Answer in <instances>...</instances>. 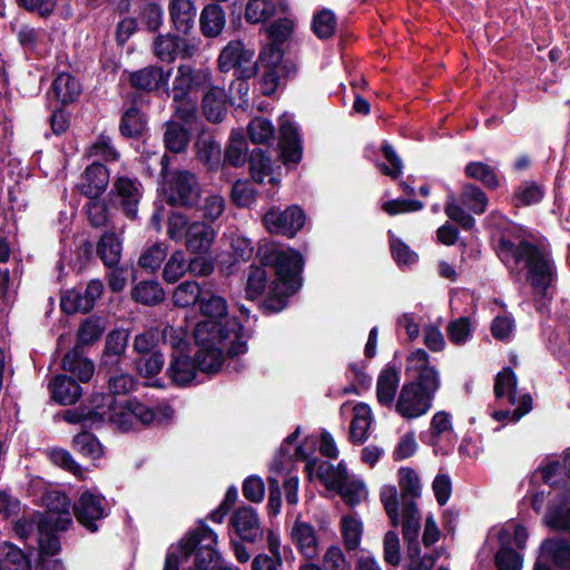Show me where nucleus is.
Masks as SVG:
<instances>
[{"instance_id": "b1692460", "label": "nucleus", "mask_w": 570, "mask_h": 570, "mask_svg": "<svg viewBox=\"0 0 570 570\" xmlns=\"http://www.w3.org/2000/svg\"><path fill=\"white\" fill-rule=\"evenodd\" d=\"M197 305L205 320L229 318L227 302L223 296L214 292L212 283L207 284Z\"/></svg>"}, {"instance_id": "13d9d810", "label": "nucleus", "mask_w": 570, "mask_h": 570, "mask_svg": "<svg viewBox=\"0 0 570 570\" xmlns=\"http://www.w3.org/2000/svg\"><path fill=\"white\" fill-rule=\"evenodd\" d=\"M137 372L145 379L155 377L164 367L165 357L160 351L146 356H139L135 361Z\"/></svg>"}, {"instance_id": "338daca9", "label": "nucleus", "mask_w": 570, "mask_h": 570, "mask_svg": "<svg viewBox=\"0 0 570 570\" xmlns=\"http://www.w3.org/2000/svg\"><path fill=\"white\" fill-rule=\"evenodd\" d=\"M167 256V246L163 243H156L147 248L139 257V266L144 269L155 272L158 269Z\"/></svg>"}, {"instance_id": "c9c22d12", "label": "nucleus", "mask_w": 570, "mask_h": 570, "mask_svg": "<svg viewBox=\"0 0 570 570\" xmlns=\"http://www.w3.org/2000/svg\"><path fill=\"white\" fill-rule=\"evenodd\" d=\"M136 385L137 380L128 373H122L121 371L117 374H112L108 377L109 394H101V399L102 401H108V409H112L114 405H117L115 396L125 395L134 391Z\"/></svg>"}, {"instance_id": "5fc2aeb1", "label": "nucleus", "mask_w": 570, "mask_h": 570, "mask_svg": "<svg viewBox=\"0 0 570 570\" xmlns=\"http://www.w3.org/2000/svg\"><path fill=\"white\" fill-rule=\"evenodd\" d=\"M128 340V331L120 328L110 331L106 336L102 353L107 354V356L125 357Z\"/></svg>"}, {"instance_id": "39448f33", "label": "nucleus", "mask_w": 570, "mask_h": 570, "mask_svg": "<svg viewBox=\"0 0 570 570\" xmlns=\"http://www.w3.org/2000/svg\"><path fill=\"white\" fill-rule=\"evenodd\" d=\"M252 337L250 332L245 331L238 317L220 320H203L197 323L194 331V340L197 346L219 347L229 341L226 348L228 372L239 373L246 364L239 357L248 352V340Z\"/></svg>"}, {"instance_id": "603ef678", "label": "nucleus", "mask_w": 570, "mask_h": 570, "mask_svg": "<svg viewBox=\"0 0 570 570\" xmlns=\"http://www.w3.org/2000/svg\"><path fill=\"white\" fill-rule=\"evenodd\" d=\"M247 134L253 144H266L274 138L275 128L269 119L255 117L247 126Z\"/></svg>"}, {"instance_id": "5701e85b", "label": "nucleus", "mask_w": 570, "mask_h": 570, "mask_svg": "<svg viewBox=\"0 0 570 570\" xmlns=\"http://www.w3.org/2000/svg\"><path fill=\"white\" fill-rule=\"evenodd\" d=\"M292 540L298 551L308 560L317 556V537L314 528L304 521L297 519L292 529Z\"/></svg>"}, {"instance_id": "f03ea898", "label": "nucleus", "mask_w": 570, "mask_h": 570, "mask_svg": "<svg viewBox=\"0 0 570 570\" xmlns=\"http://www.w3.org/2000/svg\"><path fill=\"white\" fill-rule=\"evenodd\" d=\"M257 257L262 265L273 272L268 292L258 304L262 314L271 316L284 311L288 299L302 288L305 259L297 249L275 247H259Z\"/></svg>"}, {"instance_id": "f704fd0d", "label": "nucleus", "mask_w": 570, "mask_h": 570, "mask_svg": "<svg viewBox=\"0 0 570 570\" xmlns=\"http://www.w3.org/2000/svg\"><path fill=\"white\" fill-rule=\"evenodd\" d=\"M135 302L145 306H155L165 299V291L157 281H141L131 291Z\"/></svg>"}, {"instance_id": "6e6d98bb", "label": "nucleus", "mask_w": 570, "mask_h": 570, "mask_svg": "<svg viewBox=\"0 0 570 570\" xmlns=\"http://www.w3.org/2000/svg\"><path fill=\"white\" fill-rule=\"evenodd\" d=\"M544 521L550 529L570 534V507L566 508L563 504L550 507Z\"/></svg>"}, {"instance_id": "6e6552de", "label": "nucleus", "mask_w": 570, "mask_h": 570, "mask_svg": "<svg viewBox=\"0 0 570 570\" xmlns=\"http://www.w3.org/2000/svg\"><path fill=\"white\" fill-rule=\"evenodd\" d=\"M254 56L255 51L247 49L242 40H230L218 56V69L222 72L234 69L237 79H250L258 71L257 62L252 63Z\"/></svg>"}, {"instance_id": "473e14b6", "label": "nucleus", "mask_w": 570, "mask_h": 570, "mask_svg": "<svg viewBox=\"0 0 570 570\" xmlns=\"http://www.w3.org/2000/svg\"><path fill=\"white\" fill-rule=\"evenodd\" d=\"M198 350L195 353V364L198 371L206 374L218 373L225 360H227L226 352L224 353L222 347L213 346H197Z\"/></svg>"}, {"instance_id": "2eb2a0df", "label": "nucleus", "mask_w": 570, "mask_h": 570, "mask_svg": "<svg viewBox=\"0 0 570 570\" xmlns=\"http://www.w3.org/2000/svg\"><path fill=\"white\" fill-rule=\"evenodd\" d=\"M397 355L399 352L396 351L394 353V358H396ZM400 380L401 363L396 364L395 360H393L385 365L377 377L376 397L381 405L389 407L392 406L399 389Z\"/></svg>"}, {"instance_id": "9d476101", "label": "nucleus", "mask_w": 570, "mask_h": 570, "mask_svg": "<svg viewBox=\"0 0 570 570\" xmlns=\"http://www.w3.org/2000/svg\"><path fill=\"white\" fill-rule=\"evenodd\" d=\"M306 215L297 205L287 206L281 209L277 206L271 207L263 216V224L274 235L293 238L304 227Z\"/></svg>"}, {"instance_id": "7ed1b4c3", "label": "nucleus", "mask_w": 570, "mask_h": 570, "mask_svg": "<svg viewBox=\"0 0 570 570\" xmlns=\"http://www.w3.org/2000/svg\"><path fill=\"white\" fill-rule=\"evenodd\" d=\"M407 376L414 372L412 381L403 384L395 404L396 412L404 419H416L429 412L435 394L441 387L440 373L431 365L430 355L424 348H416L406 357Z\"/></svg>"}, {"instance_id": "2f4dec72", "label": "nucleus", "mask_w": 570, "mask_h": 570, "mask_svg": "<svg viewBox=\"0 0 570 570\" xmlns=\"http://www.w3.org/2000/svg\"><path fill=\"white\" fill-rule=\"evenodd\" d=\"M464 176L479 181L488 190H497L501 186L498 171L487 163L469 161L464 167Z\"/></svg>"}, {"instance_id": "9b49d317", "label": "nucleus", "mask_w": 570, "mask_h": 570, "mask_svg": "<svg viewBox=\"0 0 570 570\" xmlns=\"http://www.w3.org/2000/svg\"><path fill=\"white\" fill-rule=\"evenodd\" d=\"M104 501V495L86 490L73 504V514L77 522L91 533L98 532L99 525L97 522L108 517Z\"/></svg>"}, {"instance_id": "0e129e2a", "label": "nucleus", "mask_w": 570, "mask_h": 570, "mask_svg": "<svg viewBox=\"0 0 570 570\" xmlns=\"http://www.w3.org/2000/svg\"><path fill=\"white\" fill-rule=\"evenodd\" d=\"M257 190L249 183L237 180L230 191V198L236 207H250L256 203Z\"/></svg>"}, {"instance_id": "423d86ee", "label": "nucleus", "mask_w": 570, "mask_h": 570, "mask_svg": "<svg viewBox=\"0 0 570 570\" xmlns=\"http://www.w3.org/2000/svg\"><path fill=\"white\" fill-rule=\"evenodd\" d=\"M105 331L106 321L99 315H89L80 322L76 344L61 360L62 368L75 375L79 382H89L95 372L94 362L85 356V347L97 343Z\"/></svg>"}, {"instance_id": "e2e57ef3", "label": "nucleus", "mask_w": 570, "mask_h": 570, "mask_svg": "<svg viewBox=\"0 0 570 570\" xmlns=\"http://www.w3.org/2000/svg\"><path fill=\"white\" fill-rule=\"evenodd\" d=\"M448 337L454 345L465 344L472 335L471 322L468 316L451 321L446 327Z\"/></svg>"}, {"instance_id": "a19ab883", "label": "nucleus", "mask_w": 570, "mask_h": 570, "mask_svg": "<svg viewBox=\"0 0 570 570\" xmlns=\"http://www.w3.org/2000/svg\"><path fill=\"white\" fill-rule=\"evenodd\" d=\"M246 161H248L252 178L258 184L273 174V163L267 150L255 147Z\"/></svg>"}, {"instance_id": "49530a36", "label": "nucleus", "mask_w": 570, "mask_h": 570, "mask_svg": "<svg viewBox=\"0 0 570 570\" xmlns=\"http://www.w3.org/2000/svg\"><path fill=\"white\" fill-rule=\"evenodd\" d=\"M337 19L331 9H322L312 19V30L321 40H327L335 33Z\"/></svg>"}, {"instance_id": "f257e3e1", "label": "nucleus", "mask_w": 570, "mask_h": 570, "mask_svg": "<svg viewBox=\"0 0 570 570\" xmlns=\"http://www.w3.org/2000/svg\"><path fill=\"white\" fill-rule=\"evenodd\" d=\"M495 254L510 272H524L535 296L552 298L549 289L558 279V269L551 253L542 245L510 232L498 238Z\"/></svg>"}, {"instance_id": "20e7f679", "label": "nucleus", "mask_w": 570, "mask_h": 570, "mask_svg": "<svg viewBox=\"0 0 570 570\" xmlns=\"http://www.w3.org/2000/svg\"><path fill=\"white\" fill-rule=\"evenodd\" d=\"M217 541V533L199 519L195 529L169 547L163 570H215L220 560Z\"/></svg>"}, {"instance_id": "ea45409f", "label": "nucleus", "mask_w": 570, "mask_h": 570, "mask_svg": "<svg viewBox=\"0 0 570 570\" xmlns=\"http://www.w3.org/2000/svg\"><path fill=\"white\" fill-rule=\"evenodd\" d=\"M120 242L114 232H106L97 243V255L105 266L114 267L120 261Z\"/></svg>"}, {"instance_id": "e433bc0d", "label": "nucleus", "mask_w": 570, "mask_h": 570, "mask_svg": "<svg viewBox=\"0 0 570 570\" xmlns=\"http://www.w3.org/2000/svg\"><path fill=\"white\" fill-rule=\"evenodd\" d=\"M207 284V282L198 283L196 281H185L180 283L173 294L174 304L179 307H188L198 304Z\"/></svg>"}, {"instance_id": "412c9836", "label": "nucleus", "mask_w": 570, "mask_h": 570, "mask_svg": "<svg viewBox=\"0 0 570 570\" xmlns=\"http://www.w3.org/2000/svg\"><path fill=\"white\" fill-rule=\"evenodd\" d=\"M197 371L195 357L191 358L187 354H179L173 355L166 374L173 385L185 387L196 379Z\"/></svg>"}, {"instance_id": "3c124183", "label": "nucleus", "mask_w": 570, "mask_h": 570, "mask_svg": "<svg viewBox=\"0 0 570 570\" xmlns=\"http://www.w3.org/2000/svg\"><path fill=\"white\" fill-rule=\"evenodd\" d=\"M72 446L87 458L99 459L102 455V446L98 438L91 432L82 431L76 434L72 439Z\"/></svg>"}, {"instance_id": "ddd939ff", "label": "nucleus", "mask_w": 570, "mask_h": 570, "mask_svg": "<svg viewBox=\"0 0 570 570\" xmlns=\"http://www.w3.org/2000/svg\"><path fill=\"white\" fill-rule=\"evenodd\" d=\"M229 525L242 541L255 543L263 539L264 532L257 511L250 505L237 508L229 519Z\"/></svg>"}, {"instance_id": "79ce46f5", "label": "nucleus", "mask_w": 570, "mask_h": 570, "mask_svg": "<svg viewBox=\"0 0 570 570\" xmlns=\"http://www.w3.org/2000/svg\"><path fill=\"white\" fill-rule=\"evenodd\" d=\"M517 386L518 377L510 366L503 367L501 372L495 375L493 392L497 399L508 396L511 404L517 402Z\"/></svg>"}, {"instance_id": "4d7b16f0", "label": "nucleus", "mask_w": 570, "mask_h": 570, "mask_svg": "<svg viewBox=\"0 0 570 570\" xmlns=\"http://www.w3.org/2000/svg\"><path fill=\"white\" fill-rule=\"evenodd\" d=\"M225 160L233 167H242L247 160V141L242 135L232 136L225 149Z\"/></svg>"}, {"instance_id": "37998d69", "label": "nucleus", "mask_w": 570, "mask_h": 570, "mask_svg": "<svg viewBox=\"0 0 570 570\" xmlns=\"http://www.w3.org/2000/svg\"><path fill=\"white\" fill-rule=\"evenodd\" d=\"M279 3L274 0H249L245 8V19L249 23L265 22L277 13Z\"/></svg>"}, {"instance_id": "dca6fc26", "label": "nucleus", "mask_w": 570, "mask_h": 570, "mask_svg": "<svg viewBox=\"0 0 570 570\" xmlns=\"http://www.w3.org/2000/svg\"><path fill=\"white\" fill-rule=\"evenodd\" d=\"M155 55L163 61H173L176 57L191 58L196 51L194 45L188 43L177 35H158L154 41Z\"/></svg>"}, {"instance_id": "69168bd1", "label": "nucleus", "mask_w": 570, "mask_h": 570, "mask_svg": "<svg viewBox=\"0 0 570 570\" xmlns=\"http://www.w3.org/2000/svg\"><path fill=\"white\" fill-rule=\"evenodd\" d=\"M86 204L87 217L90 226L95 228L104 227L108 223V204L100 197L88 198Z\"/></svg>"}, {"instance_id": "4468645a", "label": "nucleus", "mask_w": 570, "mask_h": 570, "mask_svg": "<svg viewBox=\"0 0 570 570\" xmlns=\"http://www.w3.org/2000/svg\"><path fill=\"white\" fill-rule=\"evenodd\" d=\"M171 68L167 71L163 67L149 65L130 72L129 85L138 91L153 92L165 89L168 95V82L171 76Z\"/></svg>"}, {"instance_id": "393cba45", "label": "nucleus", "mask_w": 570, "mask_h": 570, "mask_svg": "<svg viewBox=\"0 0 570 570\" xmlns=\"http://www.w3.org/2000/svg\"><path fill=\"white\" fill-rule=\"evenodd\" d=\"M544 188L537 181L523 180L519 186L514 188V191L510 198L514 214H518V209L521 207H529L541 203L544 198Z\"/></svg>"}, {"instance_id": "bf43d9fd", "label": "nucleus", "mask_w": 570, "mask_h": 570, "mask_svg": "<svg viewBox=\"0 0 570 570\" xmlns=\"http://www.w3.org/2000/svg\"><path fill=\"white\" fill-rule=\"evenodd\" d=\"M380 499L384 510L390 519L392 527L396 528L400 523V503L395 485H384L380 492Z\"/></svg>"}, {"instance_id": "774afa93", "label": "nucleus", "mask_w": 570, "mask_h": 570, "mask_svg": "<svg viewBox=\"0 0 570 570\" xmlns=\"http://www.w3.org/2000/svg\"><path fill=\"white\" fill-rule=\"evenodd\" d=\"M391 254L397 266H411L419 259V255L400 238L390 239Z\"/></svg>"}, {"instance_id": "864d4df0", "label": "nucleus", "mask_w": 570, "mask_h": 570, "mask_svg": "<svg viewBox=\"0 0 570 570\" xmlns=\"http://www.w3.org/2000/svg\"><path fill=\"white\" fill-rule=\"evenodd\" d=\"M381 151L390 165H386L384 163L379 164L377 167L383 175L391 177L393 180H396L402 175L403 171L402 159L397 155L394 147L387 141H384L382 144Z\"/></svg>"}, {"instance_id": "aec40b11", "label": "nucleus", "mask_w": 570, "mask_h": 570, "mask_svg": "<svg viewBox=\"0 0 570 570\" xmlns=\"http://www.w3.org/2000/svg\"><path fill=\"white\" fill-rule=\"evenodd\" d=\"M139 95L137 94L132 97V105L120 117L119 131L122 137L128 139H138L147 130V116L137 107Z\"/></svg>"}, {"instance_id": "58836bf2", "label": "nucleus", "mask_w": 570, "mask_h": 570, "mask_svg": "<svg viewBox=\"0 0 570 570\" xmlns=\"http://www.w3.org/2000/svg\"><path fill=\"white\" fill-rule=\"evenodd\" d=\"M268 267L252 264L248 268L247 282H246V298L255 301L261 297L266 288L268 289Z\"/></svg>"}, {"instance_id": "a878e982", "label": "nucleus", "mask_w": 570, "mask_h": 570, "mask_svg": "<svg viewBox=\"0 0 570 570\" xmlns=\"http://www.w3.org/2000/svg\"><path fill=\"white\" fill-rule=\"evenodd\" d=\"M226 23V13L219 3H209L200 12L199 26L206 38L219 36Z\"/></svg>"}, {"instance_id": "0eeeda50", "label": "nucleus", "mask_w": 570, "mask_h": 570, "mask_svg": "<svg viewBox=\"0 0 570 570\" xmlns=\"http://www.w3.org/2000/svg\"><path fill=\"white\" fill-rule=\"evenodd\" d=\"M144 195V186L137 177L117 176L107 197L108 203L120 210L126 218L135 220Z\"/></svg>"}, {"instance_id": "052dcab7", "label": "nucleus", "mask_w": 570, "mask_h": 570, "mask_svg": "<svg viewBox=\"0 0 570 570\" xmlns=\"http://www.w3.org/2000/svg\"><path fill=\"white\" fill-rule=\"evenodd\" d=\"M341 531L346 549H357L361 542L362 522L351 515H344L341 521Z\"/></svg>"}, {"instance_id": "680f3d73", "label": "nucleus", "mask_w": 570, "mask_h": 570, "mask_svg": "<svg viewBox=\"0 0 570 570\" xmlns=\"http://www.w3.org/2000/svg\"><path fill=\"white\" fill-rule=\"evenodd\" d=\"M49 459L55 465L72 473L78 479H83L81 465L73 460L69 451L62 448H53L49 452Z\"/></svg>"}, {"instance_id": "1a4fd4ad", "label": "nucleus", "mask_w": 570, "mask_h": 570, "mask_svg": "<svg viewBox=\"0 0 570 570\" xmlns=\"http://www.w3.org/2000/svg\"><path fill=\"white\" fill-rule=\"evenodd\" d=\"M167 186L165 200L169 206L186 209L198 207L200 188L195 174L189 170H176L167 180Z\"/></svg>"}, {"instance_id": "cd10ccee", "label": "nucleus", "mask_w": 570, "mask_h": 570, "mask_svg": "<svg viewBox=\"0 0 570 570\" xmlns=\"http://www.w3.org/2000/svg\"><path fill=\"white\" fill-rule=\"evenodd\" d=\"M191 139L190 130L179 121L168 120L165 124L164 146L173 154H181L187 150Z\"/></svg>"}, {"instance_id": "f3484780", "label": "nucleus", "mask_w": 570, "mask_h": 570, "mask_svg": "<svg viewBox=\"0 0 570 570\" xmlns=\"http://www.w3.org/2000/svg\"><path fill=\"white\" fill-rule=\"evenodd\" d=\"M51 400L59 405H73L82 395L79 382L67 374L55 375L48 385Z\"/></svg>"}, {"instance_id": "6ab92c4d", "label": "nucleus", "mask_w": 570, "mask_h": 570, "mask_svg": "<svg viewBox=\"0 0 570 570\" xmlns=\"http://www.w3.org/2000/svg\"><path fill=\"white\" fill-rule=\"evenodd\" d=\"M83 179L80 193L87 198L101 197L109 183V170L102 163L95 161L85 169Z\"/></svg>"}, {"instance_id": "09e8293b", "label": "nucleus", "mask_w": 570, "mask_h": 570, "mask_svg": "<svg viewBox=\"0 0 570 570\" xmlns=\"http://www.w3.org/2000/svg\"><path fill=\"white\" fill-rule=\"evenodd\" d=\"M60 308L62 313L67 315H73L76 313L87 314L92 311L89 305L83 292L80 289H68L60 298Z\"/></svg>"}, {"instance_id": "f8f14e48", "label": "nucleus", "mask_w": 570, "mask_h": 570, "mask_svg": "<svg viewBox=\"0 0 570 570\" xmlns=\"http://www.w3.org/2000/svg\"><path fill=\"white\" fill-rule=\"evenodd\" d=\"M279 156L285 165L301 163L303 157V141L294 122L282 116L279 119Z\"/></svg>"}, {"instance_id": "bb28decb", "label": "nucleus", "mask_w": 570, "mask_h": 570, "mask_svg": "<svg viewBox=\"0 0 570 570\" xmlns=\"http://www.w3.org/2000/svg\"><path fill=\"white\" fill-rule=\"evenodd\" d=\"M203 81V77L191 66L180 65L173 82V101L185 100L189 91L199 88Z\"/></svg>"}, {"instance_id": "4c0bfd02", "label": "nucleus", "mask_w": 570, "mask_h": 570, "mask_svg": "<svg viewBox=\"0 0 570 570\" xmlns=\"http://www.w3.org/2000/svg\"><path fill=\"white\" fill-rule=\"evenodd\" d=\"M460 200L463 206L475 215L484 214L489 204L485 191L480 186L472 183H465L462 186Z\"/></svg>"}, {"instance_id": "8fccbe9b", "label": "nucleus", "mask_w": 570, "mask_h": 570, "mask_svg": "<svg viewBox=\"0 0 570 570\" xmlns=\"http://www.w3.org/2000/svg\"><path fill=\"white\" fill-rule=\"evenodd\" d=\"M399 485L404 502H407V498H411V500L414 501V499L421 497V481L414 469L409 466L400 468Z\"/></svg>"}, {"instance_id": "c756f323", "label": "nucleus", "mask_w": 570, "mask_h": 570, "mask_svg": "<svg viewBox=\"0 0 570 570\" xmlns=\"http://www.w3.org/2000/svg\"><path fill=\"white\" fill-rule=\"evenodd\" d=\"M202 110L208 121L213 124L222 122L227 111L224 89L212 87L205 92L202 100Z\"/></svg>"}, {"instance_id": "de8ad7c7", "label": "nucleus", "mask_w": 570, "mask_h": 570, "mask_svg": "<svg viewBox=\"0 0 570 570\" xmlns=\"http://www.w3.org/2000/svg\"><path fill=\"white\" fill-rule=\"evenodd\" d=\"M197 158L210 169L217 168L220 164L222 149L219 142L212 137H199L196 141Z\"/></svg>"}, {"instance_id": "c85d7f7f", "label": "nucleus", "mask_w": 570, "mask_h": 570, "mask_svg": "<svg viewBox=\"0 0 570 570\" xmlns=\"http://www.w3.org/2000/svg\"><path fill=\"white\" fill-rule=\"evenodd\" d=\"M51 90L61 106H67L79 98L81 86L70 72H60L53 79Z\"/></svg>"}, {"instance_id": "a18cd8bd", "label": "nucleus", "mask_w": 570, "mask_h": 570, "mask_svg": "<svg viewBox=\"0 0 570 570\" xmlns=\"http://www.w3.org/2000/svg\"><path fill=\"white\" fill-rule=\"evenodd\" d=\"M39 539L38 557H55L61 552V541L59 535L48 528V522L40 521L38 524Z\"/></svg>"}, {"instance_id": "c03bdc74", "label": "nucleus", "mask_w": 570, "mask_h": 570, "mask_svg": "<svg viewBox=\"0 0 570 570\" xmlns=\"http://www.w3.org/2000/svg\"><path fill=\"white\" fill-rule=\"evenodd\" d=\"M402 533L404 541L419 539L421 529V513L415 501L410 500L403 504Z\"/></svg>"}, {"instance_id": "7c9ffc66", "label": "nucleus", "mask_w": 570, "mask_h": 570, "mask_svg": "<svg viewBox=\"0 0 570 570\" xmlns=\"http://www.w3.org/2000/svg\"><path fill=\"white\" fill-rule=\"evenodd\" d=\"M372 422L371 407L358 403L353 409V419L350 424V441L353 444H363L368 439V429Z\"/></svg>"}, {"instance_id": "4be33fe9", "label": "nucleus", "mask_w": 570, "mask_h": 570, "mask_svg": "<svg viewBox=\"0 0 570 570\" xmlns=\"http://www.w3.org/2000/svg\"><path fill=\"white\" fill-rule=\"evenodd\" d=\"M197 9L191 0H171L169 16L174 29L188 36L194 29Z\"/></svg>"}, {"instance_id": "72a5a7b5", "label": "nucleus", "mask_w": 570, "mask_h": 570, "mask_svg": "<svg viewBox=\"0 0 570 570\" xmlns=\"http://www.w3.org/2000/svg\"><path fill=\"white\" fill-rule=\"evenodd\" d=\"M541 552L549 556L560 570L570 568V542L560 538H547L541 542Z\"/></svg>"}, {"instance_id": "a211bd4d", "label": "nucleus", "mask_w": 570, "mask_h": 570, "mask_svg": "<svg viewBox=\"0 0 570 570\" xmlns=\"http://www.w3.org/2000/svg\"><path fill=\"white\" fill-rule=\"evenodd\" d=\"M186 248L194 254L208 253L216 238V232L209 223L193 222L185 232Z\"/></svg>"}]
</instances>
